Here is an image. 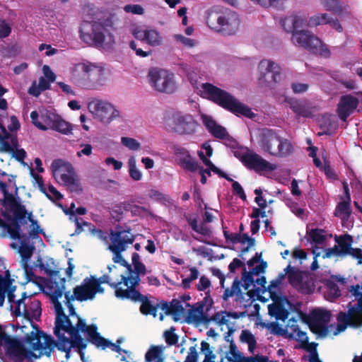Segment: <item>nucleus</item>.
Returning <instances> with one entry per match:
<instances>
[{"label": "nucleus", "instance_id": "f257e3e1", "mask_svg": "<svg viewBox=\"0 0 362 362\" xmlns=\"http://www.w3.org/2000/svg\"><path fill=\"white\" fill-rule=\"evenodd\" d=\"M45 272L49 276L46 283L47 293L54 305L56 313L54 334L58 341L39 329L38 326H35L36 332L27 334L24 340L33 350L42 351L47 356L57 347L65 352L68 360L72 348L81 349L87 347L88 342L90 341V325H87L84 320H78L75 325H73L59 301L64 293L66 278L62 276L59 270L45 268Z\"/></svg>", "mask_w": 362, "mask_h": 362}, {"label": "nucleus", "instance_id": "f03ea898", "mask_svg": "<svg viewBox=\"0 0 362 362\" xmlns=\"http://www.w3.org/2000/svg\"><path fill=\"white\" fill-rule=\"evenodd\" d=\"M119 21L118 15L115 8H92V29L94 35L92 41L96 47H105L114 42V35L110 29H115L116 23Z\"/></svg>", "mask_w": 362, "mask_h": 362}, {"label": "nucleus", "instance_id": "7ed1b4c3", "mask_svg": "<svg viewBox=\"0 0 362 362\" xmlns=\"http://www.w3.org/2000/svg\"><path fill=\"white\" fill-rule=\"evenodd\" d=\"M205 94L208 95V99L214 102L225 110L230 111L235 115H243L248 118H252L254 113L251 109L240 103L230 93L214 85L205 83L202 85Z\"/></svg>", "mask_w": 362, "mask_h": 362}, {"label": "nucleus", "instance_id": "20e7f679", "mask_svg": "<svg viewBox=\"0 0 362 362\" xmlns=\"http://www.w3.org/2000/svg\"><path fill=\"white\" fill-rule=\"evenodd\" d=\"M257 141L261 149L277 158H286L294 151L291 142L281 137L275 129L263 128L257 135Z\"/></svg>", "mask_w": 362, "mask_h": 362}, {"label": "nucleus", "instance_id": "39448f33", "mask_svg": "<svg viewBox=\"0 0 362 362\" xmlns=\"http://www.w3.org/2000/svg\"><path fill=\"white\" fill-rule=\"evenodd\" d=\"M291 41L295 45L303 47L310 53L320 54L325 58H329L331 52L322 40L308 30L296 31L291 35Z\"/></svg>", "mask_w": 362, "mask_h": 362}, {"label": "nucleus", "instance_id": "423d86ee", "mask_svg": "<svg viewBox=\"0 0 362 362\" xmlns=\"http://www.w3.org/2000/svg\"><path fill=\"white\" fill-rule=\"evenodd\" d=\"M3 205L6 207H9L13 213V218L11 216L4 217L7 220H11V222L6 225V230L8 233L17 238L18 230L20 226L26 224L25 216L27 210L24 205H22L16 202L14 197L11 193L4 194Z\"/></svg>", "mask_w": 362, "mask_h": 362}, {"label": "nucleus", "instance_id": "0eeeda50", "mask_svg": "<svg viewBox=\"0 0 362 362\" xmlns=\"http://www.w3.org/2000/svg\"><path fill=\"white\" fill-rule=\"evenodd\" d=\"M240 19L235 13L221 15L211 12L206 17L207 25L226 35H234L238 30Z\"/></svg>", "mask_w": 362, "mask_h": 362}, {"label": "nucleus", "instance_id": "6e6552de", "mask_svg": "<svg viewBox=\"0 0 362 362\" xmlns=\"http://www.w3.org/2000/svg\"><path fill=\"white\" fill-rule=\"evenodd\" d=\"M165 123L168 132L182 136L194 134L197 126V123L192 115L181 112L172 114Z\"/></svg>", "mask_w": 362, "mask_h": 362}, {"label": "nucleus", "instance_id": "1a4fd4ad", "mask_svg": "<svg viewBox=\"0 0 362 362\" xmlns=\"http://www.w3.org/2000/svg\"><path fill=\"white\" fill-rule=\"evenodd\" d=\"M141 275L129 272H127V275L121 274L120 280L111 285L115 291V296L121 300H126L133 296L139 297L141 293L136 287L140 284Z\"/></svg>", "mask_w": 362, "mask_h": 362}, {"label": "nucleus", "instance_id": "9d476101", "mask_svg": "<svg viewBox=\"0 0 362 362\" xmlns=\"http://www.w3.org/2000/svg\"><path fill=\"white\" fill-rule=\"evenodd\" d=\"M148 78L151 87L160 93L172 94L177 89L174 75L165 69L151 68Z\"/></svg>", "mask_w": 362, "mask_h": 362}, {"label": "nucleus", "instance_id": "9b49d317", "mask_svg": "<svg viewBox=\"0 0 362 362\" xmlns=\"http://www.w3.org/2000/svg\"><path fill=\"white\" fill-rule=\"evenodd\" d=\"M260 71L259 83L262 86L270 89L275 88L276 85L282 79L280 66L274 62L263 59L259 62Z\"/></svg>", "mask_w": 362, "mask_h": 362}, {"label": "nucleus", "instance_id": "f8f14e48", "mask_svg": "<svg viewBox=\"0 0 362 362\" xmlns=\"http://www.w3.org/2000/svg\"><path fill=\"white\" fill-rule=\"evenodd\" d=\"M65 305L69 309V317L76 319V322L78 320H82L76 313L75 308L71 301L77 300L78 301H83L90 299V277H86L83 281V284L77 286L74 289V293L70 294V291L64 293Z\"/></svg>", "mask_w": 362, "mask_h": 362}, {"label": "nucleus", "instance_id": "ddd939ff", "mask_svg": "<svg viewBox=\"0 0 362 362\" xmlns=\"http://www.w3.org/2000/svg\"><path fill=\"white\" fill-rule=\"evenodd\" d=\"M331 314L329 311L316 309L311 312L308 325L310 330L321 337H325L329 333L327 324L330 320Z\"/></svg>", "mask_w": 362, "mask_h": 362}, {"label": "nucleus", "instance_id": "4468645a", "mask_svg": "<svg viewBox=\"0 0 362 362\" xmlns=\"http://www.w3.org/2000/svg\"><path fill=\"white\" fill-rule=\"evenodd\" d=\"M92 344L101 350H105L107 348H110L112 351L117 352L118 354L123 352L127 355V358L123 356L121 358V361L124 362L133 361L132 352L122 349L119 345L113 344L110 340L102 337L101 334L98 332V326L93 323H92Z\"/></svg>", "mask_w": 362, "mask_h": 362}, {"label": "nucleus", "instance_id": "2eb2a0df", "mask_svg": "<svg viewBox=\"0 0 362 362\" xmlns=\"http://www.w3.org/2000/svg\"><path fill=\"white\" fill-rule=\"evenodd\" d=\"M92 104H94V111H92V115L103 123L109 124L119 117V111L107 101L92 99Z\"/></svg>", "mask_w": 362, "mask_h": 362}, {"label": "nucleus", "instance_id": "dca6fc26", "mask_svg": "<svg viewBox=\"0 0 362 362\" xmlns=\"http://www.w3.org/2000/svg\"><path fill=\"white\" fill-rule=\"evenodd\" d=\"M110 238L111 243L109 247H125L132 244L135 235L132 233V229L127 226L117 225L110 230Z\"/></svg>", "mask_w": 362, "mask_h": 362}, {"label": "nucleus", "instance_id": "f3484780", "mask_svg": "<svg viewBox=\"0 0 362 362\" xmlns=\"http://www.w3.org/2000/svg\"><path fill=\"white\" fill-rule=\"evenodd\" d=\"M285 272H288L286 276L289 284L295 288L298 292L303 294H309L312 293V288L308 280L305 281L303 273L288 264L285 269Z\"/></svg>", "mask_w": 362, "mask_h": 362}, {"label": "nucleus", "instance_id": "a211bd4d", "mask_svg": "<svg viewBox=\"0 0 362 362\" xmlns=\"http://www.w3.org/2000/svg\"><path fill=\"white\" fill-rule=\"evenodd\" d=\"M214 301L212 298L210 297L209 291L206 293V296L204 298L203 300L198 303L197 307H192L193 309L197 312L198 315L202 318V322L209 323L211 321H214L219 325H227L228 322V320H226V316H223L220 313H215L212 317H209L204 313V306L206 304H208L206 308V311L209 310V308L213 305Z\"/></svg>", "mask_w": 362, "mask_h": 362}, {"label": "nucleus", "instance_id": "6ab92c4d", "mask_svg": "<svg viewBox=\"0 0 362 362\" xmlns=\"http://www.w3.org/2000/svg\"><path fill=\"white\" fill-rule=\"evenodd\" d=\"M171 150L177 156L179 165L185 170L195 172L199 168L198 162L189 153V151L177 144L171 146Z\"/></svg>", "mask_w": 362, "mask_h": 362}, {"label": "nucleus", "instance_id": "aec40b11", "mask_svg": "<svg viewBox=\"0 0 362 362\" xmlns=\"http://www.w3.org/2000/svg\"><path fill=\"white\" fill-rule=\"evenodd\" d=\"M51 168L54 175L59 176L64 184L71 185L74 183V178L71 175L74 168L71 163L62 159H55L51 164Z\"/></svg>", "mask_w": 362, "mask_h": 362}, {"label": "nucleus", "instance_id": "412c9836", "mask_svg": "<svg viewBox=\"0 0 362 362\" xmlns=\"http://www.w3.org/2000/svg\"><path fill=\"white\" fill-rule=\"evenodd\" d=\"M42 309L41 303L40 300L33 298L28 299V302L24 303L23 305V311H21V315L30 322L31 326L35 329L37 325H34L33 320H39L41 316Z\"/></svg>", "mask_w": 362, "mask_h": 362}, {"label": "nucleus", "instance_id": "4be33fe9", "mask_svg": "<svg viewBox=\"0 0 362 362\" xmlns=\"http://www.w3.org/2000/svg\"><path fill=\"white\" fill-rule=\"evenodd\" d=\"M243 165L250 170H254L256 172L260 171H273L275 166L262 158L256 153L250 152L247 156Z\"/></svg>", "mask_w": 362, "mask_h": 362}, {"label": "nucleus", "instance_id": "5701e85b", "mask_svg": "<svg viewBox=\"0 0 362 362\" xmlns=\"http://www.w3.org/2000/svg\"><path fill=\"white\" fill-rule=\"evenodd\" d=\"M8 233L11 239L20 240L21 246L19 248V253L22 260L25 262V267H26V262L32 257L35 249V246L28 244L30 238L26 237L25 233H22L21 226L18 228L17 238L13 236L11 233Z\"/></svg>", "mask_w": 362, "mask_h": 362}, {"label": "nucleus", "instance_id": "b1692460", "mask_svg": "<svg viewBox=\"0 0 362 362\" xmlns=\"http://www.w3.org/2000/svg\"><path fill=\"white\" fill-rule=\"evenodd\" d=\"M24 347L19 339L12 337L4 348L6 355L13 362H22Z\"/></svg>", "mask_w": 362, "mask_h": 362}, {"label": "nucleus", "instance_id": "393cba45", "mask_svg": "<svg viewBox=\"0 0 362 362\" xmlns=\"http://www.w3.org/2000/svg\"><path fill=\"white\" fill-rule=\"evenodd\" d=\"M90 16V7L84 5L81 9L83 21L79 28L80 38L88 46L90 45V21L88 20Z\"/></svg>", "mask_w": 362, "mask_h": 362}, {"label": "nucleus", "instance_id": "a878e982", "mask_svg": "<svg viewBox=\"0 0 362 362\" xmlns=\"http://www.w3.org/2000/svg\"><path fill=\"white\" fill-rule=\"evenodd\" d=\"M135 297L136 298L133 296L132 298H128L127 300H130L134 303H141L139 310L141 314L144 315H153L154 317H156L159 304H153L152 302L148 299L147 296H144L141 293L139 294V297Z\"/></svg>", "mask_w": 362, "mask_h": 362}, {"label": "nucleus", "instance_id": "bb28decb", "mask_svg": "<svg viewBox=\"0 0 362 362\" xmlns=\"http://www.w3.org/2000/svg\"><path fill=\"white\" fill-rule=\"evenodd\" d=\"M110 71L105 67L103 63H92V81H93V86L103 85L107 79Z\"/></svg>", "mask_w": 362, "mask_h": 362}, {"label": "nucleus", "instance_id": "cd10ccee", "mask_svg": "<svg viewBox=\"0 0 362 362\" xmlns=\"http://www.w3.org/2000/svg\"><path fill=\"white\" fill-rule=\"evenodd\" d=\"M270 298L274 301V303L269 305V313L271 315L274 316L277 320L283 321L286 320L288 317L289 313L281 303L283 300L281 296H272Z\"/></svg>", "mask_w": 362, "mask_h": 362}, {"label": "nucleus", "instance_id": "c85d7f7f", "mask_svg": "<svg viewBox=\"0 0 362 362\" xmlns=\"http://www.w3.org/2000/svg\"><path fill=\"white\" fill-rule=\"evenodd\" d=\"M334 240L338 244L339 252L341 256L349 255L353 247V237L349 234L335 235Z\"/></svg>", "mask_w": 362, "mask_h": 362}, {"label": "nucleus", "instance_id": "c756f323", "mask_svg": "<svg viewBox=\"0 0 362 362\" xmlns=\"http://www.w3.org/2000/svg\"><path fill=\"white\" fill-rule=\"evenodd\" d=\"M290 108L297 117L308 118L313 116L312 110L305 101L292 100L290 102Z\"/></svg>", "mask_w": 362, "mask_h": 362}, {"label": "nucleus", "instance_id": "7c9ffc66", "mask_svg": "<svg viewBox=\"0 0 362 362\" xmlns=\"http://www.w3.org/2000/svg\"><path fill=\"white\" fill-rule=\"evenodd\" d=\"M116 283L111 281V278L107 274H104L99 278L92 276V300L96 293H104V288L101 286L102 284H107L112 288V284Z\"/></svg>", "mask_w": 362, "mask_h": 362}, {"label": "nucleus", "instance_id": "2f4dec72", "mask_svg": "<svg viewBox=\"0 0 362 362\" xmlns=\"http://www.w3.org/2000/svg\"><path fill=\"white\" fill-rule=\"evenodd\" d=\"M145 362H165L163 347L151 346L145 354Z\"/></svg>", "mask_w": 362, "mask_h": 362}, {"label": "nucleus", "instance_id": "473e14b6", "mask_svg": "<svg viewBox=\"0 0 362 362\" xmlns=\"http://www.w3.org/2000/svg\"><path fill=\"white\" fill-rule=\"evenodd\" d=\"M347 317V321L349 327L358 328L362 326V313L356 309L354 307L351 306L349 308L347 313H345Z\"/></svg>", "mask_w": 362, "mask_h": 362}, {"label": "nucleus", "instance_id": "72a5a7b5", "mask_svg": "<svg viewBox=\"0 0 362 362\" xmlns=\"http://www.w3.org/2000/svg\"><path fill=\"white\" fill-rule=\"evenodd\" d=\"M253 274H255L253 273L252 271L247 272L246 271V268L245 267L243 268V276H242V280L243 281V286L244 287V288L246 291H247V294H248V296L250 297H254L255 294V292L259 293L260 290H261L259 288H256L255 290H250L249 289L250 287L252 285H253L254 283H255V280H254V278L252 276Z\"/></svg>", "mask_w": 362, "mask_h": 362}, {"label": "nucleus", "instance_id": "f704fd0d", "mask_svg": "<svg viewBox=\"0 0 362 362\" xmlns=\"http://www.w3.org/2000/svg\"><path fill=\"white\" fill-rule=\"evenodd\" d=\"M133 206L129 202H122L114 206L110 211V215L112 218L117 221H119L124 211H132Z\"/></svg>", "mask_w": 362, "mask_h": 362}, {"label": "nucleus", "instance_id": "c9c22d12", "mask_svg": "<svg viewBox=\"0 0 362 362\" xmlns=\"http://www.w3.org/2000/svg\"><path fill=\"white\" fill-rule=\"evenodd\" d=\"M108 248L114 254L112 260L115 263L120 264L126 267L127 272H132V267L122 257V252L126 250L125 247H109Z\"/></svg>", "mask_w": 362, "mask_h": 362}, {"label": "nucleus", "instance_id": "e433bc0d", "mask_svg": "<svg viewBox=\"0 0 362 362\" xmlns=\"http://www.w3.org/2000/svg\"><path fill=\"white\" fill-rule=\"evenodd\" d=\"M326 231L321 228H312L307 232L312 243L316 245H322L327 240Z\"/></svg>", "mask_w": 362, "mask_h": 362}, {"label": "nucleus", "instance_id": "4c0bfd02", "mask_svg": "<svg viewBox=\"0 0 362 362\" xmlns=\"http://www.w3.org/2000/svg\"><path fill=\"white\" fill-rule=\"evenodd\" d=\"M320 1L327 11L341 15L344 10L338 0H320Z\"/></svg>", "mask_w": 362, "mask_h": 362}, {"label": "nucleus", "instance_id": "58836bf2", "mask_svg": "<svg viewBox=\"0 0 362 362\" xmlns=\"http://www.w3.org/2000/svg\"><path fill=\"white\" fill-rule=\"evenodd\" d=\"M51 129L59 132L63 134H69L72 130V127L69 122H66L58 115Z\"/></svg>", "mask_w": 362, "mask_h": 362}, {"label": "nucleus", "instance_id": "ea45409f", "mask_svg": "<svg viewBox=\"0 0 362 362\" xmlns=\"http://www.w3.org/2000/svg\"><path fill=\"white\" fill-rule=\"evenodd\" d=\"M13 281V280L10 279V274L8 271L6 272L5 279L0 274V307H1L4 303L6 287H8L12 284Z\"/></svg>", "mask_w": 362, "mask_h": 362}, {"label": "nucleus", "instance_id": "a19ab883", "mask_svg": "<svg viewBox=\"0 0 362 362\" xmlns=\"http://www.w3.org/2000/svg\"><path fill=\"white\" fill-rule=\"evenodd\" d=\"M321 127L327 129L324 132L325 134H329L328 131L336 129L338 127V123L335 119V117L332 115H324L322 117Z\"/></svg>", "mask_w": 362, "mask_h": 362}, {"label": "nucleus", "instance_id": "79ce46f5", "mask_svg": "<svg viewBox=\"0 0 362 362\" xmlns=\"http://www.w3.org/2000/svg\"><path fill=\"white\" fill-rule=\"evenodd\" d=\"M287 273L288 272H285V271L284 270V272L279 273L276 279H274L270 281V284L267 287V290L270 293V297H272V296H279L274 291V289L279 287V286L282 284V281L285 279Z\"/></svg>", "mask_w": 362, "mask_h": 362}, {"label": "nucleus", "instance_id": "37998d69", "mask_svg": "<svg viewBox=\"0 0 362 362\" xmlns=\"http://www.w3.org/2000/svg\"><path fill=\"white\" fill-rule=\"evenodd\" d=\"M145 42L153 47L158 46L161 43V37L159 33L155 29L146 30Z\"/></svg>", "mask_w": 362, "mask_h": 362}, {"label": "nucleus", "instance_id": "c03bdc74", "mask_svg": "<svg viewBox=\"0 0 362 362\" xmlns=\"http://www.w3.org/2000/svg\"><path fill=\"white\" fill-rule=\"evenodd\" d=\"M329 16L327 13H318L311 16L308 21V27L327 25Z\"/></svg>", "mask_w": 362, "mask_h": 362}, {"label": "nucleus", "instance_id": "a18cd8bd", "mask_svg": "<svg viewBox=\"0 0 362 362\" xmlns=\"http://www.w3.org/2000/svg\"><path fill=\"white\" fill-rule=\"evenodd\" d=\"M129 173L130 177L136 181L141 180L142 174L136 168V159L131 156L128 160Z\"/></svg>", "mask_w": 362, "mask_h": 362}, {"label": "nucleus", "instance_id": "49530a36", "mask_svg": "<svg viewBox=\"0 0 362 362\" xmlns=\"http://www.w3.org/2000/svg\"><path fill=\"white\" fill-rule=\"evenodd\" d=\"M171 303V312L172 316L175 321H177L180 316L184 313L185 309L181 303V301L178 299H173Z\"/></svg>", "mask_w": 362, "mask_h": 362}, {"label": "nucleus", "instance_id": "de8ad7c7", "mask_svg": "<svg viewBox=\"0 0 362 362\" xmlns=\"http://www.w3.org/2000/svg\"><path fill=\"white\" fill-rule=\"evenodd\" d=\"M59 115L54 114L51 111L46 110L44 112H42L40 115L41 122L47 127L48 129H52L53 127L56 119L57 118Z\"/></svg>", "mask_w": 362, "mask_h": 362}, {"label": "nucleus", "instance_id": "09e8293b", "mask_svg": "<svg viewBox=\"0 0 362 362\" xmlns=\"http://www.w3.org/2000/svg\"><path fill=\"white\" fill-rule=\"evenodd\" d=\"M201 351L205 355L203 362H215L216 356L213 353L208 342L205 341L201 342Z\"/></svg>", "mask_w": 362, "mask_h": 362}, {"label": "nucleus", "instance_id": "8fccbe9b", "mask_svg": "<svg viewBox=\"0 0 362 362\" xmlns=\"http://www.w3.org/2000/svg\"><path fill=\"white\" fill-rule=\"evenodd\" d=\"M346 315H345V312H339L338 313L337 320L339 323L337 324L336 331L334 333V335L344 331L347 327H349Z\"/></svg>", "mask_w": 362, "mask_h": 362}, {"label": "nucleus", "instance_id": "3c124183", "mask_svg": "<svg viewBox=\"0 0 362 362\" xmlns=\"http://www.w3.org/2000/svg\"><path fill=\"white\" fill-rule=\"evenodd\" d=\"M350 203L351 201L347 200L339 202L337 206L335 215L337 216V213H339L348 218L351 214Z\"/></svg>", "mask_w": 362, "mask_h": 362}, {"label": "nucleus", "instance_id": "603ef678", "mask_svg": "<svg viewBox=\"0 0 362 362\" xmlns=\"http://www.w3.org/2000/svg\"><path fill=\"white\" fill-rule=\"evenodd\" d=\"M30 229L29 230L28 234H25V236L28 238L31 239H36L39 234H45L43 230L40 228L37 221L35 219L30 222Z\"/></svg>", "mask_w": 362, "mask_h": 362}, {"label": "nucleus", "instance_id": "864d4df0", "mask_svg": "<svg viewBox=\"0 0 362 362\" xmlns=\"http://www.w3.org/2000/svg\"><path fill=\"white\" fill-rule=\"evenodd\" d=\"M281 24L286 33H291L293 35V33L296 32L295 21L293 15L282 19L281 21Z\"/></svg>", "mask_w": 362, "mask_h": 362}, {"label": "nucleus", "instance_id": "5fc2aeb1", "mask_svg": "<svg viewBox=\"0 0 362 362\" xmlns=\"http://www.w3.org/2000/svg\"><path fill=\"white\" fill-rule=\"evenodd\" d=\"M233 153L234 156L238 158L243 164L247 156L250 155V151L248 148H244L238 145L234 150H233Z\"/></svg>", "mask_w": 362, "mask_h": 362}, {"label": "nucleus", "instance_id": "6e6d98bb", "mask_svg": "<svg viewBox=\"0 0 362 362\" xmlns=\"http://www.w3.org/2000/svg\"><path fill=\"white\" fill-rule=\"evenodd\" d=\"M30 174H31L32 177L34 178V180H35L36 183L37 184L38 187H39L40 192H42L43 194H45V196L49 200H53V199L52 198L51 195L49 193H47V191H46L42 177L41 175L35 173L34 172L33 169L30 170Z\"/></svg>", "mask_w": 362, "mask_h": 362}, {"label": "nucleus", "instance_id": "4d7b16f0", "mask_svg": "<svg viewBox=\"0 0 362 362\" xmlns=\"http://www.w3.org/2000/svg\"><path fill=\"white\" fill-rule=\"evenodd\" d=\"M175 327H171L170 329L164 332L165 342L169 346L175 345L178 342V336L174 332Z\"/></svg>", "mask_w": 362, "mask_h": 362}, {"label": "nucleus", "instance_id": "13d9d810", "mask_svg": "<svg viewBox=\"0 0 362 362\" xmlns=\"http://www.w3.org/2000/svg\"><path fill=\"white\" fill-rule=\"evenodd\" d=\"M121 143L122 145L132 151L139 150L141 147L139 142L133 138L123 136L121 138Z\"/></svg>", "mask_w": 362, "mask_h": 362}, {"label": "nucleus", "instance_id": "bf43d9fd", "mask_svg": "<svg viewBox=\"0 0 362 362\" xmlns=\"http://www.w3.org/2000/svg\"><path fill=\"white\" fill-rule=\"evenodd\" d=\"M293 19L295 21V29L296 31H300L298 29L303 28L304 27L308 26V17L305 15H293Z\"/></svg>", "mask_w": 362, "mask_h": 362}, {"label": "nucleus", "instance_id": "052dcab7", "mask_svg": "<svg viewBox=\"0 0 362 362\" xmlns=\"http://www.w3.org/2000/svg\"><path fill=\"white\" fill-rule=\"evenodd\" d=\"M215 138L224 139L228 136V132L223 127L217 124V125L209 132Z\"/></svg>", "mask_w": 362, "mask_h": 362}, {"label": "nucleus", "instance_id": "680f3d73", "mask_svg": "<svg viewBox=\"0 0 362 362\" xmlns=\"http://www.w3.org/2000/svg\"><path fill=\"white\" fill-rule=\"evenodd\" d=\"M28 299L33 298L30 296H28L26 292H23L22 293L21 298L16 300V307L14 310V315L16 317L21 316V305H24V303L28 302Z\"/></svg>", "mask_w": 362, "mask_h": 362}, {"label": "nucleus", "instance_id": "e2e57ef3", "mask_svg": "<svg viewBox=\"0 0 362 362\" xmlns=\"http://www.w3.org/2000/svg\"><path fill=\"white\" fill-rule=\"evenodd\" d=\"M70 221L75 223V233L77 234H79L83 231V226H89L90 225L88 221L83 220V218L78 217V216H76L74 218H71Z\"/></svg>", "mask_w": 362, "mask_h": 362}, {"label": "nucleus", "instance_id": "0e129e2a", "mask_svg": "<svg viewBox=\"0 0 362 362\" xmlns=\"http://www.w3.org/2000/svg\"><path fill=\"white\" fill-rule=\"evenodd\" d=\"M124 11L137 15H142L144 13L143 7L138 4H127L124 6Z\"/></svg>", "mask_w": 362, "mask_h": 362}, {"label": "nucleus", "instance_id": "69168bd1", "mask_svg": "<svg viewBox=\"0 0 362 362\" xmlns=\"http://www.w3.org/2000/svg\"><path fill=\"white\" fill-rule=\"evenodd\" d=\"M30 118L32 120V123L37 127L40 130H47V127L42 122H40L38 120L39 119V114L37 111H32L30 113Z\"/></svg>", "mask_w": 362, "mask_h": 362}, {"label": "nucleus", "instance_id": "338daca9", "mask_svg": "<svg viewBox=\"0 0 362 362\" xmlns=\"http://www.w3.org/2000/svg\"><path fill=\"white\" fill-rule=\"evenodd\" d=\"M11 27L4 20L0 21V38H6L10 35Z\"/></svg>", "mask_w": 362, "mask_h": 362}, {"label": "nucleus", "instance_id": "774afa93", "mask_svg": "<svg viewBox=\"0 0 362 362\" xmlns=\"http://www.w3.org/2000/svg\"><path fill=\"white\" fill-rule=\"evenodd\" d=\"M198 356L196 345L190 346L185 362H198Z\"/></svg>", "mask_w": 362, "mask_h": 362}]
</instances>
